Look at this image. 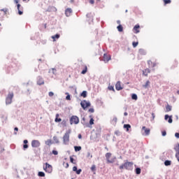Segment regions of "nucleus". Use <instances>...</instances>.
<instances>
[{
    "mask_svg": "<svg viewBox=\"0 0 179 179\" xmlns=\"http://www.w3.org/2000/svg\"><path fill=\"white\" fill-rule=\"evenodd\" d=\"M133 166H134V162H129L127 161L123 164L120 165L119 166V169L120 170H124V169H125V170H132Z\"/></svg>",
    "mask_w": 179,
    "mask_h": 179,
    "instance_id": "obj_1",
    "label": "nucleus"
},
{
    "mask_svg": "<svg viewBox=\"0 0 179 179\" xmlns=\"http://www.w3.org/2000/svg\"><path fill=\"white\" fill-rule=\"evenodd\" d=\"M43 170L45 171V173H48L50 174L52 173V166L46 162L43 165Z\"/></svg>",
    "mask_w": 179,
    "mask_h": 179,
    "instance_id": "obj_2",
    "label": "nucleus"
},
{
    "mask_svg": "<svg viewBox=\"0 0 179 179\" xmlns=\"http://www.w3.org/2000/svg\"><path fill=\"white\" fill-rule=\"evenodd\" d=\"M71 134V131H66L65 133V134L63 136V142L64 143V145H68V143H69V135Z\"/></svg>",
    "mask_w": 179,
    "mask_h": 179,
    "instance_id": "obj_3",
    "label": "nucleus"
},
{
    "mask_svg": "<svg viewBox=\"0 0 179 179\" xmlns=\"http://www.w3.org/2000/svg\"><path fill=\"white\" fill-rule=\"evenodd\" d=\"M70 124H71V125H72L73 124H79V117H78V116H76V115H73L70 118Z\"/></svg>",
    "mask_w": 179,
    "mask_h": 179,
    "instance_id": "obj_4",
    "label": "nucleus"
},
{
    "mask_svg": "<svg viewBox=\"0 0 179 179\" xmlns=\"http://www.w3.org/2000/svg\"><path fill=\"white\" fill-rule=\"evenodd\" d=\"M13 99V92H10L6 98V104H12V99Z\"/></svg>",
    "mask_w": 179,
    "mask_h": 179,
    "instance_id": "obj_5",
    "label": "nucleus"
},
{
    "mask_svg": "<svg viewBox=\"0 0 179 179\" xmlns=\"http://www.w3.org/2000/svg\"><path fill=\"white\" fill-rule=\"evenodd\" d=\"M32 148H40L41 143L38 140H33L31 143Z\"/></svg>",
    "mask_w": 179,
    "mask_h": 179,
    "instance_id": "obj_6",
    "label": "nucleus"
},
{
    "mask_svg": "<svg viewBox=\"0 0 179 179\" xmlns=\"http://www.w3.org/2000/svg\"><path fill=\"white\" fill-rule=\"evenodd\" d=\"M110 157H111V153L107 152L106 154V158L107 162L108 163H114V162H115L116 158L115 157V158H113L112 159H110Z\"/></svg>",
    "mask_w": 179,
    "mask_h": 179,
    "instance_id": "obj_7",
    "label": "nucleus"
},
{
    "mask_svg": "<svg viewBox=\"0 0 179 179\" xmlns=\"http://www.w3.org/2000/svg\"><path fill=\"white\" fill-rule=\"evenodd\" d=\"M80 106L83 108V110H86L87 107H90V102H87V101H83L80 103Z\"/></svg>",
    "mask_w": 179,
    "mask_h": 179,
    "instance_id": "obj_8",
    "label": "nucleus"
},
{
    "mask_svg": "<svg viewBox=\"0 0 179 179\" xmlns=\"http://www.w3.org/2000/svg\"><path fill=\"white\" fill-rule=\"evenodd\" d=\"M141 29V26L139 25V24H136L134 28H133V31L134 33H135L136 34H138V33H139V29Z\"/></svg>",
    "mask_w": 179,
    "mask_h": 179,
    "instance_id": "obj_9",
    "label": "nucleus"
},
{
    "mask_svg": "<svg viewBox=\"0 0 179 179\" xmlns=\"http://www.w3.org/2000/svg\"><path fill=\"white\" fill-rule=\"evenodd\" d=\"M115 89L117 91L120 90H122L124 89V87L122 86H121V82L120 81H117L115 84Z\"/></svg>",
    "mask_w": 179,
    "mask_h": 179,
    "instance_id": "obj_10",
    "label": "nucleus"
},
{
    "mask_svg": "<svg viewBox=\"0 0 179 179\" xmlns=\"http://www.w3.org/2000/svg\"><path fill=\"white\" fill-rule=\"evenodd\" d=\"M142 131H144L145 135L148 136L150 134V129L146 128V127L143 126L142 127Z\"/></svg>",
    "mask_w": 179,
    "mask_h": 179,
    "instance_id": "obj_11",
    "label": "nucleus"
},
{
    "mask_svg": "<svg viewBox=\"0 0 179 179\" xmlns=\"http://www.w3.org/2000/svg\"><path fill=\"white\" fill-rule=\"evenodd\" d=\"M110 59H111V56H110L108 54H104L103 55V61H104V62H108V61H110Z\"/></svg>",
    "mask_w": 179,
    "mask_h": 179,
    "instance_id": "obj_12",
    "label": "nucleus"
},
{
    "mask_svg": "<svg viewBox=\"0 0 179 179\" xmlns=\"http://www.w3.org/2000/svg\"><path fill=\"white\" fill-rule=\"evenodd\" d=\"M65 15L67 17H69L72 15V8H66L65 10Z\"/></svg>",
    "mask_w": 179,
    "mask_h": 179,
    "instance_id": "obj_13",
    "label": "nucleus"
},
{
    "mask_svg": "<svg viewBox=\"0 0 179 179\" xmlns=\"http://www.w3.org/2000/svg\"><path fill=\"white\" fill-rule=\"evenodd\" d=\"M37 85H39V86H41V85H44V80L41 76L38 77V80H37Z\"/></svg>",
    "mask_w": 179,
    "mask_h": 179,
    "instance_id": "obj_14",
    "label": "nucleus"
},
{
    "mask_svg": "<svg viewBox=\"0 0 179 179\" xmlns=\"http://www.w3.org/2000/svg\"><path fill=\"white\" fill-rule=\"evenodd\" d=\"M165 120L167 121L169 124H171L173 122V116H169V115H165Z\"/></svg>",
    "mask_w": 179,
    "mask_h": 179,
    "instance_id": "obj_15",
    "label": "nucleus"
},
{
    "mask_svg": "<svg viewBox=\"0 0 179 179\" xmlns=\"http://www.w3.org/2000/svg\"><path fill=\"white\" fill-rule=\"evenodd\" d=\"M20 3H17V10H18V14L19 15H23V8L22 7L21 8H20Z\"/></svg>",
    "mask_w": 179,
    "mask_h": 179,
    "instance_id": "obj_16",
    "label": "nucleus"
},
{
    "mask_svg": "<svg viewBox=\"0 0 179 179\" xmlns=\"http://www.w3.org/2000/svg\"><path fill=\"white\" fill-rule=\"evenodd\" d=\"M150 73V69H145V70L143 71V75L144 76H148Z\"/></svg>",
    "mask_w": 179,
    "mask_h": 179,
    "instance_id": "obj_17",
    "label": "nucleus"
},
{
    "mask_svg": "<svg viewBox=\"0 0 179 179\" xmlns=\"http://www.w3.org/2000/svg\"><path fill=\"white\" fill-rule=\"evenodd\" d=\"M73 171H76V174H80V173H82V169H80L78 170V167L73 166Z\"/></svg>",
    "mask_w": 179,
    "mask_h": 179,
    "instance_id": "obj_18",
    "label": "nucleus"
},
{
    "mask_svg": "<svg viewBox=\"0 0 179 179\" xmlns=\"http://www.w3.org/2000/svg\"><path fill=\"white\" fill-rule=\"evenodd\" d=\"M24 145H23V149L24 150H26V149L29 148V145H27V143H29V141L27 140H24Z\"/></svg>",
    "mask_w": 179,
    "mask_h": 179,
    "instance_id": "obj_19",
    "label": "nucleus"
},
{
    "mask_svg": "<svg viewBox=\"0 0 179 179\" xmlns=\"http://www.w3.org/2000/svg\"><path fill=\"white\" fill-rule=\"evenodd\" d=\"M148 64L149 65V66H151V68H155V66H156V63L152 62V61L149 60L148 62Z\"/></svg>",
    "mask_w": 179,
    "mask_h": 179,
    "instance_id": "obj_20",
    "label": "nucleus"
},
{
    "mask_svg": "<svg viewBox=\"0 0 179 179\" xmlns=\"http://www.w3.org/2000/svg\"><path fill=\"white\" fill-rule=\"evenodd\" d=\"M173 107L169 104L166 106V113H169V111H171Z\"/></svg>",
    "mask_w": 179,
    "mask_h": 179,
    "instance_id": "obj_21",
    "label": "nucleus"
},
{
    "mask_svg": "<svg viewBox=\"0 0 179 179\" xmlns=\"http://www.w3.org/2000/svg\"><path fill=\"white\" fill-rule=\"evenodd\" d=\"M59 114H56V117L55 119V122H61L62 121V119L59 118Z\"/></svg>",
    "mask_w": 179,
    "mask_h": 179,
    "instance_id": "obj_22",
    "label": "nucleus"
},
{
    "mask_svg": "<svg viewBox=\"0 0 179 179\" xmlns=\"http://www.w3.org/2000/svg\"><path fill=\"white\" fill-rule=\"evenodd\" d=\"M60 35L59 34H56L52 36V38L53 40V41H57V40H58V38H59Z\"/></svg>",
    "mask_w": 179,
    "mask_h": 179,
    "instance_id": "obj_23",
    "label": "nucleus"
},
{
    "mask_svg": "<svg viewBox=\"0 0 179 179\" xmlns=\"http://www.w3.org/2000/svg\"><path fill=\"white\" fill-rule=\"evenodd\" d=\"M138 54H139L140 55H146V52H145V50H143V49H140V50H138Z\"/></svg>",
    "mask_w": 179,
    "mask_h": 179,
    "instance_id": "obj_24",
    "label": "nucleus"
},
{
    "mask_svg": "<svg viewBox=\"0 0 179 179\" xmlns=\"http://www.w3.org/2000/svg\"><path fill=\"white\" fill-rule=\"evenodd\" d=\"M149 86H150V81L147 80L145 84L144 85H143V87H145V89H148V87H149Z\"/></svg>",
    "mask_w": 179,
    "mask_h": 179,
    "instance_id": "obj_25",
    "label": "nucleus"
},
{
    "mask_svg": "<svg viewBox=\"0 0 179 179\" xmlns=\"http://www.w3.org/2000/svg\"><path fill=\"white\" fill-rule=\"evenodd\" d=\"M45 145H47L48 146H51V145L52 144V141H51V139H48L45 141Z\"/></svg>",
    "mask_w": 179,
    "mask_h": 179,
    "instance_id": "obj_26",
    "label": "nucleus"
},
{
    "mask_svg": "<svg viewBox=\"0 0 179 179\" xmlns=\"http://www.w3.org/2000/svg\"><path fill=\"white\" fill-rule=\"evenodd\" d=\"M117 29L118 31L121 32L124 31V27H122V25L120 24L119 26L117 27Z\"/></svg>",
    "mask_w": 179,
    "mask_h": 179,
    "instance_id": "obj_27",
    "label": "nucleus"
},
{
    "mask_svg": "<svg viewBox=\"0 0 179 179\" xmlns=\"http://www.w3.org/2000/svg\"><path fill=\"white\" fill-rule=\"evenodd\" d=\"M74 149H75V152H80V150H82V147H80V146H75Z\"/></svg>",
    "mask_w": 179,
    "mask_h": 179,
    "instance_id": "obj_28",
    "label": "nucleus"
},
{
    "mask_svg": "<svg viewBox=\"0 0 179 179\" xmlns=\"http://www.w3.org/2000/svg\"><path fill=\"white\" fill-rule=\"evenodd\" d=\"M53 141L55 143H59V140L58 139V137H57V136H53Z\"/></svg>",
    "mask_w": 179,
    "mask_h": 179,
    "instance_id": "obj_29",
    "label": "nucleus"
},
{
    "mask_svg": "<svg viewBox=\"0 0 179 179\" xmlns=\"http://www.w3.org/2000/svg\"><path fill=\"white\" fill-rule=\"evenodd\" d=\"M164 165L165 166H171V161H170V160H166L165 162H164Z\"/></svg>",
    "mask_w": 179,
    "mask_h": 179,
    "instance_id": "obj_30",
    "label": "nucleus"
},
{
    "mask_svg": "<svg viewBox=\"0 0 179 179\" xmlns=\"http://www.w3.org/2000/svg\"><path fill=\"white\" fill-rule=\"evenodd\" d=\"M81 96H82V97H84V98L87 97V92L83 91V92L81 93Z\"/></svg>",
    "mask_w": 179,
    "mask_h": 179,
    "instance_id": "obj_31",
    "label": "nucleus"
},
{
    "mask_svg": "<svg viewBox=\"0 0 179 179\" xmlns=\"http://www.w3.org/2000/svg\"><path fill=\"white\" fill-rule=\"evenodd\" d=\"M131 99L132 100H138V95H136V94H133L131 95Z\"/></svg>",
    "mask_w": 179,
    "mask_h": 179,
    "instance_id": "obj_32",
    "label": "nucleus"
},
{
    "mask_svg": "<svg viewBox=\"0 0 179 179\" xmlns=\"http://www.w3.org/2000/svg\"><path fill=\"white\" fill-rule=\"evenodd\" d=\"M38 176L39 177H45V173H44V172H43V171H40V172H38Z\"/></svg>",
    "mask_w": 179,
    "mask_h": 179,
    "instance_id": "obj_33",
    "label": "nucleus"
},
{
    "mask_svg": "<svg viewBox=\"0 0 179 179\" xmlns=\"http://www.w3.org/2000/svg\"><path fill=\"white\" fill-rule=\"evenodd\" d=\"M91 171L94 172V174H96V165L92 166Z\"/></svg>",
    "mask_w": 179,
    "mask_h": 179,
    "instance_id": "obj_34",
    "label": "nucleus"
},
{
    "mask_svg": "<svg viewBox=\"0 0 179 179\" xmlns=\"http://www.w3.org/2000/svg\"><path fill=\"white\" fill-rule=\"evenodd\" d=\"M87 72V66H85L84 70L82 71L81 73L82 75H85Z\"/></svg>",
    "mask_w": 179,
    "mask_h": 179,
    "instance_id": "obj_35",
    "label": "nucleus"
},
{
    "mask_svg": "<svg viewBox=\"0 0 179 179\" xmlns=\"http://www.w3.org/2000/svg\"><path fill=\"white\" fill-rule=\"evenodd\" d=\"M139 44V42H133L132 43V45L134 47V48H136V47H138V45Z\"/></svg>",
    "mask_w": 179,
    "mask_h": 179,
    "instance_id": "obj_36",
    "label": "nucleus"
},
{
    "mask_svg": "<svg viewBox=\"0 0 179 179\" xmlns=\"http://www.w3.org/2000/svg\"><path fill=\"white\" fill-rule=\"evenodd\" d=\"M124 128H125L127 129V131H129V128H131V125L130 124H124Z\"/></svg>",
    "mask_w": 179,
    "mask_h": 179,
    "instance_id": "obj_37",
    "label": "nucleus"
},
{
    "mask_svg": "<svg viewBox=\"0 0 179 179\" xmlns=\"http://www.w3.org/2000/svg\"><path fill=\"white\" fill-rule=\"evenodd\" d=\"M49 72H52L53 73V75H57V69H52L51 70H50Z\"/></svg>",
    "mask_w": 179,
    "mask_h": 179,
    "instance_id": "obj_38",
    "label": "nucleus"
},
{
    "mask_svg": "<svg viewBox=\"0 0 179 179\" xmlns=\"http://www.w3.org/2000/svg\"><path fill=\"white\" fill-rule=\"evenodd\" d=\"M108 90H112L113 92H115V90H114V86H113V85H109L108 87Z\"/></svg>",
    "mask_w": 179,
    "mask_h": 179,
    "instance_id": "obj_39",
    "label": "nucleus"
},
{
    "mask_svg": "<svg viewBox=\"0 0 179 179\" xmlns=\"http://www.w3.org/2000/svg\"><path fill=\"white\" fill-rule=\"evenodd\" d=\"M164 5L171 3V0H164Z\"/></svg>",
    "mask_w": 179,
    "mask_h": 179,
    "instance_id": "obj_40",
    "label": "nucleus"
},
{
    "mask_svg": "<svg viewBox=\"0 0 179 179\" xmlns=\"http://www.w3.org/2000/svg\"><path fill=\"white\" fill-rule=\"evenodd\" d=\"M66 94L67 95L66 96V100H71V95H69V93L66 92Z\"/></svg>",
    "mask_w": 179,
    "mask_h": 179,
    "instance_id": "obj_41",
    "label": "nucleus"
},
{
    "mask_svg": "<svg viewBox=\"0 0 179 179\" xmlns=\"http://www.w3.org/2000/svg\"><path fill=\"white\" fill-rule=\"evenodd\" d=\"M141 168L136 169V174H141Z\"/></svg>",
    "mask_w": 179,
    "mask_h": 179,
    "instance_id": "obj_42",
    "label": "nucleus"
},
{
    "mask_svg": "<svg viewBox=\"0 0 179 179\" xmlns=\"http://www.w3.org/2000/svg\"><path fill=\"white\" fill-rule=\"evenodd\" d=\"M70 162L71 163H73V164H76V162H75V159H73V157H70Z\"/></svg>",
    "mask_w": 179,
    "mask_h": 179,
    "instance_id": "obj_43",
    "label": "nucleus"
},
{
    "mask_svg": "<svg viewBox=\"0 0 179 179\" xmlns=\"http://www.w3.org/2000/svg\"><path fill=\"white\" fill-rule=\"evenodd\" d=\"M93 124H94V119L92 117L90 120V125H93Z\"/></svg>",
    "mask_w": 179,
    "mask_h": 179,
    "instance_id": "obj_44",
    "label": "nucleus"
},
{
    "mask_svg": "<svg viewBox=\"0 0 179 179\" xmlns=\"http://www.w3.org/2000/svg\"><path fill=\"white\" fill-rule=\"evenodd\" d=\"M52 154L55 155V156H57V155H58V151L52 150Z\"/></svg>",
    "mask_w": 179,
    "mask_h": 179,
    "instance_id": "obj_45",
    "label": "nucleus"
},
{
    "mask_svg": "<svg viewBox=\"0 0 179 179\" xmlns=\"http://www.w3.org/2000/svg\"><path fill=\"white\" fill-rule=\"evenodd\" d=\"M89 113H94V109L93 108H90Z\"/></svg>",
    "mask_w": 179,
    "mask_h": 179,
    "instance_id": "obj_46",
    "label": "nucleus"
},
{
    "mask_svg": "<svg viewBox=\"0 0 179 179\" xmlns=\"http://www.w3.org/2000/svg\"><path fill=\"white\" fill-rule=\"evenodd\" d=\"M48 94H49L50 97H52V96H54V92H50Z\"/></svg>",
    "mask_w": 179,
    "mask_h": 179,
    "instance_id": "obj_47",
    "label": "nucleus"
},
{
    "mask_svg": "<svg viewBox=\"0 0 179 179\" xmlns=\"http://www.w3.org/2000/svg\"><path fill=\"white\" fill-rule=\"evenodd\" d=\"M162 134V136H166V135H167V133L166 132V131H163Z\"/></svg>",
    "mask_w": 179,
    "mask_h": 179,
    "instance_id": "obj_48",
    "label": "nucleus"
},
{
    "mask_svg": "<svg viewBox=\"0 0 179 179\" xmlns=\"http://www.w3.org/2000/svg\"><path fill=\"white\" fill-rule=\"evenodd\" d=\"M112 121L115 123L117 122V117H113V119L112 120Z\"/></svg>",
    "mask_w": 179,
    "mask_h": 179,
    "instance_id": "obj_49",
    "label": "nucleus"
},
{
    "mask_svg": "<svg viewBox=\"0 0 179 179\" xmlns=\"http://www.w3.org/2000/svg\"><path fill=\"white\" fill-rule=\"evenodd\" d=\"M90 3H91V5H93L94 3V0H90Z\"/></svg>",
    "mask_w": 179,
    "mask_h": 179,
    "instance_id": "obj_50",
    "label": "nucleus"
},
{
    "mask_svg": "<svg viewBox=\"0 0 179 179\" xmlns=\"http://www.w3.org/2000/svg\"><path fill=\"white\" fill-rule=\"evenodd\" d=\"M1 10H2L3 12H5V13H6V12H8V9H6V8L1 9Z\"/></svg>",
    "mask_w": 179,
    "mask_h": 179,
    "instance_id": "obj_51",
    "label": "nucleus"
},
{
    "mask_svg": "<svg viewBox=\"0 0 179 179\" xmlns=\"http://www.w3.org/2000/svg\"><path fill=\"white\" fill-rule=\"evenodd\" d=\"M64 167H65L66 169H68V167H69V164L66 163V164L64 165Z\"/></svg>",
    "mask_w": 179,
    "mask_h": 179,
    "instance_id": "obj_52",
    "label": "nucleus"
},
{
    "mask_svg": "<svg viewBox=\"0 0 179 179\" xmlns=\"http://www.w3.org/2000/svg\"><path fill=\"white\" fill-rule=\"evenodd\" d=\"M87 157H93V156L90 155V152H88L87 153Z\"/></svg>",
    "mask_w": 179,
    "mask_h": 179,
    "instance_id": "obj_53",
    "label": "nucleus"
},
{
    "mask_svg": "<svg viewBox=\"0 0 179 179\" xmlns=\"http://www.w3.org/2000/svg\"><path fill=\"white\" fill-rule=\"evenodd\" d=\"M14 2H15V3H17H17H19V0H14Z\"/></svg>",
    "mask_w": 179,
    "mask_h": 179,
    "instance_id": "obj_54",
    "label": "nucleus"
},
{
    "mask_svg": "<svg viewBox=\"0 0 179 179\" xmlns=\"http://www.w3.org/2000/svg\"><path fill=\"white\" fill-rule=\"evenodd\" d=\"M124 115L125 117H127V115H128V113L124 112Z\"/></svg>",
    "mask_w": 179,
    "mask_h": 179,
    "instance_id": "obj_55",
    "label": "nucleus"
},
{
    "mask_svg": "<svg viewBox=\"0 0 179 179\" xmlns=\"http://www.w3.org/2000/svg\"><path fill=\"white\" fill-rule=\"evenodd\" d=\"M78 138H79V139H82V135H81V134H79V135H78Z\"/></svg>",
    "mask_w": 179,
    "mask_h": 179,
    "instance_id": "obj_56",
    "label": "nucleus"
},
{
    "mask_svg": "<svg viewBox=\"0 0 179 179\" xmlns=\"http://www.w3.org/2000/svg\"><path fill=\"white\" fill-rule=\"evenodd\" d=\"M117 24H121V21L117 20Z\"/></svg>",
    "mask_w": 179,
    "mask_h": 179,
    "instance_id": "obj_57",
    "label": "nucleus"
},
{
    "mask_svg": "<svg viewBox=\"0 0 179 179\" xmlns=\"http://www.w3.org/2000/svg\"><path fill=\"white\" fill-rule=\"evenodd\" d=\"M152 117L153 120H155V113H152Z\"/></svg>",
    "mask_w": 179,
    "mask_h": 179,
    "instance_id": "obj_58",
    "label": "nucleus"
},
{
    "mask_svg": "<svg viewBox=\"0 0 179 179\" xmlns=\"http://www.w3.org/2000/svg\"><path fill=\"white\" fill-rule=\"evenodd\" d=\"M14 130L17 131H19V129L17 127H15Z\"/></svg>",
    "mask_w": 179,
    "mask_h": 179,
    "instance_id": "obj_59",
    "label": "nucleus"
},
{
    "mask_svg": "<svg viewBox=\"0 0 179 179\" xmlns=\"http://www.w3.org/2000/svg\"><path fill=\"white\" fill-rule=\"evenodd\" d=\"M62 124H66V121L63 120V121H62Z\"/></svg>",
    "mask_w": 179,
    "mask_h": 179,
    "instance_id": "obj_60",
    "label": "nucleus"
},
{
    "mask_svg": "<svg viewBox=\"0 0 179 179\" xmlns=\"http://www.w3.org/2000/svg\"><path fill=\"white\" fill-rule=\"evenodd\" d=\"M17 134V133L16 132H15V135H16Z\"/></svg>",
    "mask_w": 179,
    "mask_h": 179,
    "instance_id": "obj_61",
    "label": "nucleus"
},
{
    "mask_svg": "<svg viewBox=\"0 0 179 179\" xmlns=\"http://www.w3.org/2000/svg\"><path fill=\"white\" fill-rule=\"evenodd\" d=\"M178 94H179V91L178 92Z\"/></svg>",
    "mask_w": 179,
    "mask_h": 179,
    "instance_id": "obj_62",
    "label": "nucleus"
},
{
    "mask_svg": "<svg viewBox=\"0 0 179 179\" xmlns=\"http://www.w3.org/2000/svg\"><path fill=\"white\" fill-rule=\"evenodd\" d=\"M98 1H100V0H98Z\"/></svg>",
    "mask_w": 179,
    "mask_h": 179,
    "instance_id": "obj_63",
    "label": "nucleus"
}]
</instances>
